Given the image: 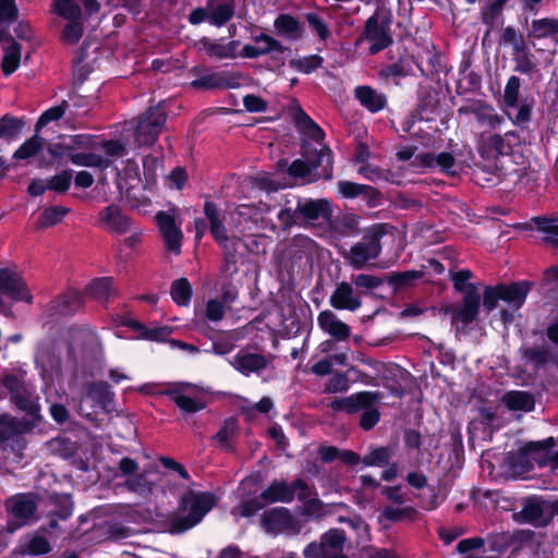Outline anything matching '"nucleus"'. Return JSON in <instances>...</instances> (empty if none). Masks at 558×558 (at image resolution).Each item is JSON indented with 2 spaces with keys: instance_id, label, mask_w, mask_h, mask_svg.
I'll return each instance as SVG.
<instances>
[{
  "instance_id": "obj_1",
  "label": "nucleus",
  "mask_w": 558,
  "mask_h": 558,
  "mask_svg": "<svg viewBox=\"0 0 558 558\" xmlns=\"http://www.w3.org/2000/svg\"><path fill=\"white\" fill-rule=\"evenodd\" d=\"M49 151L54 157L69 158L75 166L102 169L107 168L110 161L102 157L101 151L108 157L118 156L123 151V146L117 141L98 146L92 136L78 134L60 137L49 146Z\"/></svg>"
},
{
  "instance_id": "obj_2",
  "label": "nucleus",
  "mask_w": 558,
  "mask_h": 558,
  "mask_svg": "<svg viewBox=\"0 0 558 558\" xmlns=\"http://www.w3.org/2000/svg\"><path fill=\"white\" fill-rule=\"evenodd\" d=\"M299 493L301 499L305 498L307 486L303 481H296L293 486L276 481L271 483L259 496L251 501L243 502L232 510L233 515L251 517L267 504L289 502L294 494Z\"/></svg>"
},
{
  "instance_id": "obj_3",
  "label": "nucleus",
  "mask_w": 558,
  "mask_h": 558,
  "mask_svg": "<svg viewBox=\"0 0 558 558\" xmlns=\"http://www.w3.org/2000/svg\"><path fill=\"white\" fill-rule=\"evenodd\" d=\"M216 504L210 493L191 492L182 498L175 527L180 531L189 530L202 521Z\"/></svg>"
},
{
  "instance_id": "obj_4",
  "label": "nucleus",
  "mask_w": 558,
  "mask_h": 558,
  "mask_svg": "<svg viewBox=\"0 0 558 558\" xmlns=\"http://www.w3.org/2000/svg\"><path fill=\"white\" fill-rule=\"evenodd\" d=\"M530 287L527 282L487 287L484 291L483 303L487 311L496 308L499 301H504L511 308L518 310L525 302Z\"/></svg>"
},
{
  "instance_id": "obj_5",
  "label": "nucleus",
  "mask_w": 558,
  "mask_h": 558,
  "mask_svg": "<svg viewBox=\"0 0 558 558\" xmlns=\"http://www.w3.org/2000/svg\"><path fill=\"white\" fill-rule=\"evenodd\" d=\"M138 470L140 466L133 459L123 458L119 463L120 474L126 477L125 487L141 497L147 498L154 494L157 485L148 478L150 474L149 469H145L142 472H138Z\"/></svg>"
},
{
  "instance_id": "obj_6",
  "label": "nucleus",
  "mask_w": 558,
  "mask_h": 558,
  "mask_svg": "<svg viewBox=\"0 0 558 558\" xmlns=\"http://www.w3.org/2000/svg\"><path fill=\"white\" fill-rule=\"evenodd\" d=\"M166 116L160 108H150L138 120L135 140L140 146L153 145L162 130Z\"/></svg>"
},
{
  "instance_id": "obj_7",
  "label": "nucleus",
  "mask_w": 558,
  "mask_h": 558,
  "mask_svg": "<svg viewBox=\"0 0 558 558\" xmlns=\"http://www.w3.org/2000/svg\"><path fill=\"white\" fill-rule=\"evenodd\" d=\"M389 25L390 21L385 14L376 13L367 20L363 40L369 43L371 53L385 49L391 43Z\"/></svg>"
},
{
  "instance_id": "obj_8",
  "label": "nucleus",
  "mask_w": 558,
  "mask_h": 558,
  "mask_svg": "<svg viewBox=\"0 0 558 558\" xmlns=\"http://www.w3.org/2000/svg\"><path fill=\"white\" fill-rule=\"evenodd\" d=\"M303 157L304 159H296L291 163V175L303 179L320 166H324L326 171L331 166L330 150L325 147L306 150Z\"/></svg>"
},
{
  "instance_id": "obj_9",
  "label": "nucleus",
  "mask_w": 558,
  "mask_h": 558,
  "mask_svg": "<svg viewBox=\"0 0 558 558\" xmlns=\"http://www.w3.org/2000/svg\"><path fill=\"white\" fill-rule=\"evenodd\" d=\"M101 342L92 329H81L73 333L70 353L74 359L92 360L101 354Z\"/></svg>"
},
{
  "instance_id": "obj_10",
  "label": "nucleus",
  "mask_w": 558,
  "mask_h": 558,
  "mask_svg": "<svg viewBox=\"0 0 558 558\" xmlns=\"http://www.w3.org/2000/svg\"><path fill=\"white\" fill-rule=\"evenodd\" d=\"M167 393L184 412L194 413L205 408L203 400L204 389L191 384H179Z\"/></svg>"
},
{
  "instance_id": "obj_11",
  "label": "nucleus",
  "mask_w": 558,
  "mask_h": 558,
  "mask_svg": "<svg viewBox=\"0 0 558 558\" xmlns=\"http://www.w3.org/2000/svg\"><path fill=\"white\" fill-rule=\"evenodd\" d=\"M155 219L165 246L169 252L179 255L181 252L183 232L180 225L177 222L175 213L159 211Z\"/></svg>"
},
{
  "instance_id": "obj_12",
  "label": "nucleus",
  "mask_w": 558,
  "mask_h": 558,
  "mask_svg": "<svg viewBox=\"0 0 558 558\" xmlns=\"http://www.w3.org/2000/svg\"><path fill=\"white\" fill-rule=\"evenodd\" d=\"M480 311L478 293H468L460 306H448L445 312L450 315L451 323L458 330L464 329L474 322Z\"/></svg>"
},
{
  "instance_id": "obj_13",
  "label": "nucleus",
  "mask_w": 558,
  "mask_h": 558,
  "mask_svg": "<svg viewBox=\"0 0 558 558\" xmlns=\"http://www.w3.org/2000/svg\"><path fill=\"white\" fill-rule=\"evenodd\" d=\"M377 400L376 393L360 392L343 401V408L347 410L364 409L361 416V426L364 429H371L379 420V413L371 405Z\"/></svg>"
},
{
  "instance_id": "obj_14",
  "label": "nucleus",
  "mask_w": 558,
  "mask_h": 558,
  "mask_svg": "<svg viewBox=\"0 0 558 558\" xmlns=\"http://www.w3.org/2000/svg\"><path fill=\"white\" fill-rule=\"evenodd\" d=\"M263 527L267 533H295L299 527L284 508H275L264 513Z\"/></svg>"
},
{
  "instance_id": "obj_15",
  "label": "nucleus",
  "mask_w": 558,
  "mask_h": 558,
  "mask_svg": "<svg viewBox=\"0 0 558 558\" xmlns=\"http://www.w3.org/2000/svg\"><path fill=\"white\" fill-rule=\"evenodd\" d=\"M556 446H558V440L554 437H548L544 440L525 445L521 450V454L523 458L534 461L539 466L551 465L553 456L556 452L553 449Z\"/></svg>"
},
{
  "instance_id": "obj_16",
  "label": "nucleus",
  "mask_w": 558,
  "mask_h": 558,
  "mask_svg": "<svg viewBox=\"0 0 558 558\" xmlns=\"http://www.w3.org/2000/svg\"><path fill=\"white\" fill-rule=\"evenodd\" d=\"M0 290L14 301H32V295L23 279L9 268L0 269Z\"/></svg>"
},
{
  "instance_id": "obj_17",
  "label": "nucleus",
  "mask_w": 558,
  "mask_h": 558,
  "mask_svg": "<svg viewBox=\"0 0 558 558\" xmlns=\"http://www.w3.org/2000/svg\"><path fill=\"white\" fill-rule=\"evenodd\" d=\"M380 253V244L376 235L364 238L351 247L348 259L355 268L363 267L368 260L376 258Z\"/></svg>"
},
{
  "instance_id": "obj_18",
  "label": "nucleus",
  "mask_w": 558,
  "mask_h": 558,
  "mask_svg": "<svg viewBox=\"0 0 558 558\" xmlns=\"http://www.w3.org/2000/svg\"><path fill=\"white\" fill-rule=\"evenodd\" d=\"M553 510L548 502L537 498L527 499L519 512L520 520L534 525H545L551 519Z\"/></svg>"
},
{
  "instance_id": "obj_19",
  "label": "nucleus",
  "mask_w": 558,
  "mask_h": 558,
  "mask_svg": "<svg viewBox=\"0 0 558 558\" xmlns=\"http://www.w3.org/2000/svg\"><path fill=\"white\" fill-rule=\"evenodd\" d=\"M204 211L210 222V231L216 241L226 251L235 250L238 235L232 234L231 238L227 235V230L222 227L220 215L216 206L210 202H206Z\"/></svg>"
},
{
  "instance_id": "obj_20",
  "label": "nucleus",
  "mask_w": 558,
  "mask_h": 558,
  "mask_svg": "<svg viewBox=\"0 0 558 558\" xmlns=\"http://www.w3.org/2000/svg\"><path fill=\"white\" fill-rule=\"evenodd\" d=\"M83 5L87 13H94L99 10L96 0H54L53 11L66 21L80 20L81 7Z\"/></svg>"
},
{
  "instance_id": "obj_21",
  "label": "nucleus",
  "mask_w": 558,
  "mask_h": 558,
  "mask_svg": "<svg viewBox=\"0 0 558 558\" xmlns=\"http://www.w3.org/2000/svg\"><path fill=\"white\" fill-rule=\"evenodd\" d=\"M319 328L337 341H343L350 337L351 328L340 320L331 311H324L317 317Z\"/></svg>"
},
{
  "instance_id": "obj_22",
  "label": "nucleus",
  "mask_w": 558,
  "mask_h": 558,
  "mask_svg": "<svg viewBox=\"0 0 558 558\" xmlns=\"http://www.w3.org/2000/svg\"><path fill=\"white\" fill-rule=\"evenodd\" d=\"M99 226L109 232L121 234L130 228V221L118 206L110 205L100 211Z\"/></svg>"
},
{
  "instance_id": "obj_23",
  "label": "nucleus",
  "mask_w": 558,
  "mask_h": 558,
  "mask_svg": "<svg viewBox=\"0 0 558 558\" xmlns=\"http://www.w3.org/2000/svg\"><path fill=\"white\" fill-rule=\"evenodd\" d=\"M230 363L238 372L245 376L264 369L267 365V361L263 355L244 350L240 351Z\"/></svg>"
},
{
  "instance_id": "obj_24",
  "label": "nucleus",
  "mask_w": 558,
  "mask_h": 558,
  "mask_svg": "<svg viewBox=\"0 0 558 558\" xmlns=\"http://www.w3.org/2000/svg\"><path fill=\"white\" fill-rule=\"evenodd\" d=\"M4 385L13 392L14 402L21 410L25 411L34 420L39 417L37 399L32 397L29 393H21L17 389V381L14 377H5Z\"/></svg>"
},
{
  "instance_id": "obj_25",
  "label": "nucleus",
  "mask_w": 558,
  "mask_h": 558,
  "mask_svg": "<svg viewBox=\"0 0 558 558\" xmlns=\"http://www.w3.org/2000/svg\"><path fill=\"white\" fill-rule=\"evenodd\" d=\"M330 304L337 310L355 311L361 306V301L353 292L350 284L342 282L330 298Z\"/></svg>"
},
{
  "instance_id": "obj_26",
  "label": "nucleus",
  "mask_w": 558,
  "mask_h": 558,
  "mask_svg": "<svg viewBox=\"0 0 558 558\" xmlns=\"http://www.w3.org/2000/svg\"><path fill=\"white\" fill-rule=\"evenodd\" d=\"M2 51V71L5 75H10L13 72H15L20 66L22 48L21 45L17 41H15L12 37H8L3 40Z\"/></svg>"
},
{
  "instance_id": "obj_27",
  "label": "nucleus",
  "mask_w": 558,
  "mask_h": 558,
  "mask_svg": "<svg viewBox=\"0 0 558 558\" xmlns=\"http://www.w3.org/2000/svg\"><path fill=\"white\" fill-rule=\"evenodd\" d=\"M413 166L418 168H433L437 166L447 173H454L456 160L449 153H440L437 157L426 153L417 156L413 161Z\"/></svg>"
},
{
  "instance_id": "obj_28",
  "label": "nucleus",
  "mask_w": 558,
  "mask_h": 558,
  "mask_svg": "<svg viewBox=\"0 0 558 558\" xmlns=\"http://www.w3.org/2000/svg\"><path fill=\"white\" fill-rule=\"evenodd\" d=\"M279 49L280 45L277 40L268 35L262 34L254 38V44L243 47L242 56L245 58H256Z\"/></svg>"
},
{
  "instance_id": "obj_29",
  "label": "nucleus",
  "mask_w": 558,
  "mask_h": 558,
  "mask_svg": "<svg viewBox=\"0 0 558 558\" xmlns=\"http://www.w3.org/2000/svg\"><path fill=\"white\" fill-rule=\"evenodd\" d=\"M355 96L363 107L372 112H377L386 106V97L368 86H360L355 89Z\"/></svg>"
},
{
  "instance_id": "obj_30",
  "label": "nucleus",
  "mask_w": 558,
  "mask_h": 558,
  "mask_svg": "<svg viewBox=\"0 0 558 558\" xmlns=\"http://www.w3.org/2000/svg\"><path fill=\"white\" fill-rule=\"evenodd\" d=\"M14 518L21 521L28 520L36 510V504L29 495H19L10 499L8 504Z\"/></svg>"
},
{
  "instance_id": "obj_31",
  "label": "nucleus",
  "mask_w": 558,
  "mask_h": 558,
  "mask_svg": "<svg viewBox=\"0 0 558 558\" xmlns=\"http://www.w3.org/2000/svg\"><path fill=\"white\" fill-rule=\"evenodd\" d=\"M504 403L512 411L530 412L534 409V398L525 391H509L502 397Z\"/></svg>"
},
{
  "instance_id": "obj_32",
  "label": "nucleus",
  "mask_w": 558,
  "mask_h": 558,
  "mask_svg": "<svg viewBox=\"0 0 558 558\" xmlns=\"http://www.w3.org/2000/svg\"><path fill=\"white\" fill-rule=\"evenodd\" d=\"M233 13V0H218L209 12L208 21L215 26H222L232 17Z\"/></svg>"
},
{
  "instance_id": "obj_33",
  "label": "nucleus",
  "mask_w": 558,
  "mask_h": 558,
  "mask_svg": "<svg viewBox=\"0 0 558 558\" xmlns=\"http://www.w3.org/2000/svg\"><path fill=\"white\" fill-rule=\"evenodd\" d=\"M138 183V169L134 163L129 162L123 169V173H118V187L121 191V193H125L129 196L131 190H133Z\"/></svg>"
},
{
  "instance_id": "obj_34",
  "label": "nucleus",
  "mask_w": 558,
  "mask_h": 558,
  "mask_svg": "<svg viewBox=\"0 0 558 558\" xmlns=\"http://www.w3.org/2000/svg\"><path fill=\"white\" fill-rule=\"evenodd\" d=\"M299 208L304 217L312 220L330 215V204L326 199L308 201L300 205Z\"/></svg>"
},
{
  "instance_id": "obj_35",
  "label": "nucleus",
  "mask_w": 558,
  "mask_h": 558,
  "mask_svg": "<svg viewBox=\"0 0 558 558\" xmlns=\"http://www.w3.org/2000/svg\"><path fill=\"white\" fill-rule=\"evenodd\" d=\"M322 543L328 558L343 557L342 555H338L344 543V535L341 531L330 530L322 537Z\"/></svg>"
},
{
  "instance_id": "obj_36",
  "label": "nucleus",
  "mask_w": 558,
  "mask_h": 558,
  "mask_svg": "<svg viewBox=\"0 0 558 558\" xmlns=\"http://www.w3.org/2000/svg\"><path fill=\"white\" fill-rule=\"evenodd\" d=\"M490 146L500 155H508L512 147L519 144V136L515 132H507L504 135L495 134L489 137Z\"/></svg>"
},
{
  "instance_id": "obj_37",
  "label": "nucleus",
  "mask_w": 558,
  "mask_h": 558,
  "mask_svg": "<svg viewBox=\"0 0 558 558\" xmlns=\"http://www.w3.org/2000/svg\"><path fill=\"white\" fill-rule=\"evenodd\" d=\"M86 292L93 298L107 301L113 292L111 278H97L88 283Z\"/></svg>"
},
{
  "instance_id": "obj_38",
  "label": "nucleus",
  "mask_w": 558,
  "mask_h": 558,
  "mask_svg": "<svg viewBox=\"0 0 558 558\" xmlns=\"http://www.w3.org/2000/svg\"><path fill=\"white\" fill-rule=\"evenodd\" d=\"M123 324L131 326L134 330L141 331V336L143 338L156 341H161L166 339L172 331L171 328L167 326L146 328L138 322L131 319L125 320Z\"/></svg>"
},
{
  "instance_id": "obj_39",
  "label": "nucleus",
  "mask_w": 558,
  "mask_h": 558,
  "mask_svg": "<svg viewBox=\"0 0 558 558\" xmlns=\"http://www.w3.org/2000/svg\"><path fill=\"white\" fill-rule=\"evenodd\" d=\"M203 49L210 56L218 59L234 58L235 57V43L219 44L210 41L209 39H203L201 41Z\"/></svg>"
},
{
  "instance_id": "obj_40",
  "label": "nucleus",
  "mask_w": 558,
  "mask_h": 558,
  "mask_svg": "<svg viewBox=\"0 0 558 558\" xmlns=\"http://www.w3.org/2000/svg\"><path fill=\"white\" fill-rule=\"evenodd\" d=\"M69 208L62 206H52L46 208L38 218L37 228L44 229L52 227L62 221Z\"/></svg>"
},
{
  "instance_id": "obj_41",
  "label": "nucleus",
  "mask_w": 558,
  "mask_h": 558,
  "mask_svg": "<svg viewBox=\"0 0 558 558\" xmlns=\"http://www.w3.org/2000/svg\"><path fill=\"white\" fill-rule=\"evenodd\" d=\"M532 34L538 38L558 35V20L541 19L533 21Z\"/></svg>"
},
{
  "instance_id": "obj_42",
  "label": "nucleus",
  "mask_w": 558,
  "mask_h": 558,
  "mask_svg": "<svg viewBox=\"0 0 558 558\" xmlns=\"http://www.w3.org/2000/svg\"><path fill=\"white\" fill-rule=\"evenodd\" d=\"M173 301L179 305H187L192 296V288L186 279H179L171 288Z\"/></svg>"
},
{
  "instance_id": "obj_43",
  "label": "nucleus",
  "mask_w": 558,
  "mask_h": 558,
  "mask_svg": "<svg viewBox=\"0 0 558 558\" xmlns=\"http://www.w3.org/2000/svg\"><path fill=\"white\" fill-rule=\"evenodd\" d=\"M43 147V140L35 135L24 142L19 149L14 153L13 158L19 160L28 159L35 156Z\"/></svg>"
},
{
  "instance_id": "obj_44",
  "label": "nucleus",
  "mask_w": 558,
  "mask_h": 558,
  "mask_svg": "<svg viewBox=\"0 0 558 558\" xmlns=\"http://www.w3.org/2000/svg\"><path fill=\"white\" fill-rule=\"evenodd\" d=\"M22 122L13 117L4 116L0 119V138L13 140L22 129Z\"/></svg>"
},
{
  "instance_id": "obj_45",
  "label": "nucleus",
  "mask_w": 558,
  "mask_h": 558,
  "mask_svg": "<svg viewBox=\"0 0 558 558\" xmlns=\"http://www.w3.org/2000/svg\"><path fill=\"white\" fill-rule=\"evenodd\" d=\"M275 28L278 34L295 37L299 34V23L290 15H280L275 21Z\"/></svg>"
},
{
  "instance_id": "obj_46",
  "label": "nucleus",
  "mask_w": 558,
  "mask_h": 558,
  "mask_svg": "<svg viewBox=\"0 0 558 558\" xmlns=\"http://www.w3.org/2000/svg\"><path fill=\"white\" fill-rule=\"evenodd\" d=\"M472 277V272L470 270H460L452 276L454 288L464 293H477L475 287L469 282Z\"/></svg>"
},
{
  "instance_id": "obj_47",
  "label": "nucleus",
  "mask_w": 558,
  "mask_h": 558,
  "mask_svg": "<svg viewBox=\"0 0 558 558\" xmlns=\"http://www.w3.org/2000/svg\"><path fill=\"white\" fill-rule=\"evenodd\" d=\"M238 430L236 422L233 418H229L225 422L221 429L217 433L216 439L222 446L228 448L235 436Z\"/></svg>"
},
{
  "instance_id": "obj_48",
  "label": "nucleus",
  "mask_w": 558,
  "mask_h": 558,
  "mask_svg": "<svg viewBox=\"0 0 558 558\" xmlns=\"http://www.w3.org/2000/svg\"><path fill=\"white\" fill-rule=\"evenodd\" d=\"M50 550V546L45 536L35 534L28 539L25 551L32 555H41Z\"/></svg>"
},
{
  "instance_id": "obj_49",
  "label": "nucleus",
  "mask_w": 558,
  "mask_h": 558,
  "mask_svg": "<svg viewBox=\"0 0 558 558\" xmlns=\"http://www.w3.org/2000/svg\"><path fill=\"white\" fill-rule=\"evenodd\" d=\"M72 180V174L70 171H63L50 178L48 180V189L57 192H65Z\"/></svg>"
},
{
  "instance_id": "obj_50",
  "label": "nucleus",
  "mask_w": 558,
  "mask_h": 558,
  "mask_svg": "<svg viewBox=\"0 0 558 558\" xmlns=\"http://www.w3.org/2000/svg\"><path fill=\"white\" fill-rule=\"evenodd\" d=\"M82 24L80 20L68 21L63 32L62 39L69 44H75L82 36Z\"/></svg>"
},
{
  "instance_id": "obj_51",
  "label": "nucleus",
  "mask_w": 558,
  "mask_h": 558,
  "mask_svg": "<svg viewBox=\"0 0 558 558\" xmlns=\"http://www.w3.org/2000/svg\"><path fill=\"white\" fill-rule=\"evenodd\" d=\"M64 112H65V102L49 108L40 116V118L37 122V129L44 128L51 121L59 120L60 118H62Z\"/></svg>"
},
{
  "instance_id": "obj_52",
  "label": "nucleus",
  "mask_w": 558,
  "mask_h": 558,
  "mask_svg": "<svg viewBox=\"0 0 558 558\" xmlns=\"http://www.w3.org/2000/svg\"><path fill=\"white\" fill-rule=\"evenodd\" d=\"M520 81L517 76H511L505 88L504 99L508 107H514L519 96Z\"/></svg>"
},
{
  "instance_id": "obj_53",
  "label": "nucleus",
  "mask_w": 558,
  "mask_h": 558,
  "mask_svg": "<svg viewBox=\"0 0 558 558\" xmlns=\"http://www.w3.org/2000/svg\"><path fill=\"white\" fill-rule=\"evenodd\" d=\"M389 458L390 457H389V452L387 449L377 448V449H374L373 451H371L368 454H366L362 461L365 465L381 466L389 461Z\"/></svg>"
},
{
  "instance_id": "obj_54",
  "label": "nucleus",
  "mask_w": 558,
  "mask_h": 558,
  "mask_svg": "<svg viewBox=\"0 0 558 558\" xmlns=\"http://www.w3.org/2000/svg\"><path fill=\"white\" fill-rule=\"evenodd\" d=\"M338 189L343 197L353 198L360 195L366 186L349 181H341L338 183Z\"/></svg>"
},
{
  "instance_id": "obj_55",
  "label": "nucleus",
  "mask_w": 558,
  "mask_h": 558,
  "mask_svg": "<svg viewBox=\"0 0 558 558\" xmlns=\"http://www.w3.org/2000/svg\"><path fill=\"white\" fill-rule=\"evenodd\" d=\"M225 315V305L221 301L209 300L206 305V317L209 320L217 322Z\"/></svg>"
},
{
  "instance_id": "obj_56",
  "label": "nucleus",
  "mask_w": 558,
  "mask_h": 558,
  "mask_svg": "<svg viewBox=\"0 0 558 558\" xmlns=\"http://www.w3.org/2000/svg\"><path fill=\"white\" fill-rule=\"evenodd\" d=\"M244 107L251 112H263L267 108L266 101L255 95H247L243 98Z\"/></svg>"
},
{
  "instance_id": "obj_57",
  "label": "nucleus",
  "mask_w": 558,
  "mask_h": 558,
  "mask_svg": "<svg viewBox=\"0 0 558 558\" xmlns=\"http://www.w3.org/2000/svg\"><path fill=\"white\" fill-rule=\"evenodd\" d=\"M323 59L313 54L296 61L298 69L302 72L310 73L322 64Z\"/></svg>"
},
{
  "instance_id": "obj_58",
  "label": "nucleus",
  "mask_w": 558,
  "mask_h": 558,
  "mask_svg": "<svg viewBox=\"0 0 558 558\" xmlns=\"http://www.w3.org/2000/svg\"><path fill=\"white\" fill-rule=\"evenodd\" d=\"M186 179V172L182 168H177L168 177L167 184L171 189L181 190Z\"/></svg>"
},
{
  "instance_id": "obj_59",
  "label": "nucleus",
  "mask_w": 558,
  "mask_h": 558,
  "mask_svg": "<svg viewBox=\"0 0 558 558\" xmlns=\"http://www.w3.org/2000/svg\"><path fill=\"white\" fill-rule=\"evenodd\" d=\"M544 284L547 292L558 293V266L545 272Z\"/></svg>"
},
{
  "instance_id": "obj_60",
  "label": "nucleus",
  "mask_w": 558,
  "mask_h": 558,
  "mask_svg": "<svg viewBox=\"0 0 558 558\" xmlns=\"http://www.w3.org/2000/svg\"><path fill=\"white\" fill-rule=\"evenodd\" d=\"M16 14L13 0H0V23L11 21Z\"/></svg>"
},
{
  "instance_id": "obj_61",
  "label": "nucleus",
  "mask_w": 558,
  "mask_h": 558,
  "mask_svg": "<svg viewBox=\"0 0 558 558\" xmlns=\"http://www.w3.org/2000/svg\"><path fill=\"white\" fill-rule=\"evenodd\" d=\"M411 509L408 508H398V507H387L383 515L391 521H399L402 520L404 517L410 514Z\"/></svg>"
},
{
  "instance_id": "obj_62",
  "label": "nucleus",
  "mask_w": 558,
  "mask_h": 558,
  "mask_svg": "<svg viewBox=\"0 0 558 558\" xmlns=\"http://www.w3.org/2000/svg\"><path fill=\"white\" fill-rule=\"evenodd\" d=\"M534 221L541 231L558 236V225L554 223L551 220L544 217H537Z\"/></svg>"
},
{
  "instance_id": "obj_63",
  "label": "nucleus",
  "mask_w": 558,
  "mask_h": 558,
  "mask_svg": "<svg viewBox=\"0 0 558 558\" xmlns=\"http://www.w3.org/2000/svg\"><path fill=\"white\" fill-rule=\"evenodd\" d=\"M353 281L357 287L366 289L376 288L380 283V281L376 277L364 274L357 275Z\"/></svg>"
},
{
  "instance_id": "obj_64",
  "label": "nucleus",
  "mask_w": 558,
  "mask_h": 558,
  "mask_svg": "<svg viewBox=\"0 0 558 558\" xmlns=\"http://www.w3.org/2000/svg\"><path fill=\"white\" fill-rule=\"evenodd\" d=\"M505 0H494L483 11L485 21L493 20L501 11Z\"/></svg>"
}]
</instances>
